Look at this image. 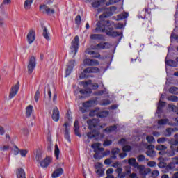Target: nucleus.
<instances>
[{
  "instance_id": "obj_53",
  "label": "nucleus",
  "mask_w": 178,
  "mask_h": 178,
  "mask_svg": "<svg viewBox=\"0 0 178 178\" xmlns=\"http://www.w3.org/2000/svg\"><path fill=\"white\" fill-rule=\"evenodd\" d=\"M152 177H158L159 176V171L157 170H154L152 172Z\"/></svg>"
},
{
  "instance_id": "obj_10",
  "label": "nucleus",
  "mask_w": 178,
  "mask_h": 178,
  "mask_svg": "<svg viewBox=\"0 0 178 178\" xmlns=\"http://www.w3.org/2000/svg\"><path fill=\"white\" fill-rule=\"evenodd\" d=\"M178 115V113H177ZM175 122H177V123L175 124L176 127L174 128H168L164 132V135L165 136V137H170V136H172V133H173V131H178V117L175 118Z\"/></svg>"
},
{
  "instance_id": "obj_17",
  "label": "nucleus",
  "mask_w": 178,
  "mask_h": 178,
  "mask_svg": "<svg viewBox=\"0 0 178 178\" xmlns=\"http://www.w3.org/2000/svg\"><path fill=\"white\" fill-rule=\"evenodd\" d=\"M51 162H52V158L46 157L43 161H40V166L42 168H48Z\"/></svg>"
},
{
  "instance_id": "obj_30",
  "label": "nucleus",
  "mask_w": 178,
  "mask_h": 178,
  "mask_svg": "<svg viewBox=\"0 0 178 178\" xmlns=\"http://www.w3.org/2000/svg\"><path fill=\"white\" fill-rule=\"evenodd\" d=\"M33 106L29 105L26 108V118H30L31 116V114L33 113Z\"/></svg>"
},
{
  "instance_id": "obj_52",
  "label": "nucleus",
  "mask_w": 178,
  "mask_h": 178,
  "mask_svg": "<svg viewBox=\"0 0 178 178\" xmlns=\"http://www.w3.org/2000/svg\"><path fill=\"white\" fill-rule=\"evenodd\" d=\"M122 150L124 152H129V151H131V147L129 145H125L122 147Z\"/></svg>"
},
{
  "instance_id": "obj_4",
  "label": "nucleus",
  "mask_w": 178,
  "mask_h": 178,
  "mask_svg": "<svg viewBox=\"0 0 178 178\" xmlns=\"http://www.w3.org/2000/svg\"><path fill=\"white\" fill-rule=\"evenodd\" d=\"M128 163L133 168H137L140 173V175H143L144 176L148 175V173H151V168L144 169V165H138L137 163V160L135 158H130L128 160Z\"/></svg>"
},
{
  "instance_id": "obj_44",
  "label": "nucleus",
  "mask_w": 178,
  "mask_h": 178,
  "mask_svg": "<svg viewBox=\"0 0 178 178\" xmlns=\"http://www.w3.org/2000/svg\"><path fill=\"white\" fill-rule=\"evenodd\" d=\"M111 104V100L109 99H104L100 102L101 106H106Z\"/></svg>"
},
{
  "instance_id": "obj_48",
  "label": "nucleus",
  "mask_w": 178,
  "mask_h": 178,
  "mask_svg": "<svg viewBox=\"0 0 178 178\" xmlns=\"http://www.w3.org/2000/svg\"><path fill=\"white\" fill-rule=\"evenodd\" d=\"M99 65V62L95 59H90V66H98Z\"/></svg>"
},
{
  "instance_id": "obj_33",
  "label": "nucleus",
  "mask_w": 178,
  "mask_h": 178,
  "mask_svg": "<svg viewBox=\"0 0 178 178\" xmlns=\"http://www.w3.org/2000/svg\"><path fill=\"white\" fill-rule=\"evenodd\" d=\"M59 154H60V151L59 150V146H58V144H56L54 149V155L56 159H59Z\"/></svg>"
},
{
  "instance_id": "obj_26",
  "label": "nucleus",
  "mask_w": 178,
  "mask_h": 178,
  "mask_svg": "<svg viewBox=\"0 0 178 178\" xmlns=\"http://www.w3.org/2000/svg\"><path fill=\"white\" fill-rule=\"evenodd\" d=\"M63 173V169H62V168H58V169L56 170L53 172V174H52V177H53V178L59 177V176H60Z\"/></svg>"
},
{
  "instance_id": "obj_37",
  "label": "nucleus",
  "mask_w": 178,
  "mask_h": 178,
  "mask_svg": "<svg viewBox=\"0 0 178 178\" xmlns=\"http://www.w3.org/2000/svg\"><path fill=\"white\" fill-rule=\"evenodd\" d=\"M91 40H102L104 38V35L101 34H92L90 36Z\"/></svg>"
},
{
  "instance_id": "obj_8",
  "label": "nucleus",
  "mask_w": 178,
  "mask_h": 178,
  "mask_svg": "<svg viewBox=\"0 0 178 178\" xmlns=\"http://www.w3.org/2000/svg\"><path fill=\"white\" fill-rule=\"evenodd\" d=\"M37 65L35 57L31 56L29 59V63H28V72L30 74L33 73L34 69H35V66Z\"/></svg>"
},
{
  "instance_id": "obj_2",
  "label": "nucleus",
  "mask_w": 178,
  "mask_h": 178,
  "mask_svg": "<svg viewBox=\"0 0 178 178\" xmlns=\"http://www.w3.org/2000/svg\"><path fill=\"white\" fill-rule=\"evenodd\" d=\"M110 23L109 20L97 22L96 24L97 27L94 29L93 33H106V35L110 37H119L122 35V33L113 31V28L112 27H108V31L106 30V26H109Z\"/></svg>"
},
{
  "instance_id": "obj_18",
  "label": "nucleus",
  "mask_w": 178,
  "mask_h": 178,
  "mask_svg": "<svg viewBox=\"0 0 178 178\" xmlns=\"http://www.w3.org/2000/svg\"><path fill=\"white\" fill-rule=\"evenodd\" d=\"M69 122H65L63 125V127H65L64 137L65 140L70 143V136L69 135Z\"/></svg>"
},
{
  "instance_id": "obj_35",
  "label": "nucleus",
  "mask_w": 178,
  "mask_h": 178,
  "mask_svg": "<svg viewBox=\"0 0 178 178\" xmlns=\"http://www.w3.org/2000/svg\"><path fill=\"white\" fill-rule=\"evenodd\" d=\"M168 141L169 138L165 137L159 138V139H157V143L160 145L165 144V143H168Z\"/></svg>"
},
{
  "instance_id": "obj_27",
  "label": "nucleus",
  "mask_w": 178,
  "mask_h": 178,
  "mask_svg": "<svg viewBox=\"0 0 178 178\" xmlns=\"http://www.w3.org/2000/svg\"><path fill=\"white\" fill-rule=\"evenodd\" d=\"M106 45H108V43L104 42V43H99L97 45L94 46V49H106Z\"/></svg>"
},
{
  "instance_id": "obj_38",
  "label": "nucleus",
  "mask_w": 178,
  "mask_h": 178,
  "mask_svg": "<svg viewBox=\"0 0 178 178\" xmlns=\"http://www.w3.org/2000/svg\"><path fill=\"white\" fill-rule=\"evenodd\" d=\"M156 151H166V149H168V147L160 144L156 146Z\"/></svg>"
},
{
  "instance_id": "obj_51",
  "label": "nucleus",
  "mask_w": 178,
  "mask_h": 178,
  "mask_svg": "<svg viewBox=\"0 0 178 178\" xmlns=\"http://www.w3.org/2000/svg\"><path fill=\"white\" fill-rule=\"evenodd\" d=\"M83 65L85 66H91V59L86 58V59L83 60Z\"/></svg>"
},
{
  "instance_id": "obj_50",
  "label": "nucleus",
  "mask_w": 178,
  "mask_h": 178,
  "mask_svg": "<svg viewBox=\"0 0 178 178\" xmlns=\"http://www.w3.org/2000/svg\"><path fill=\"white\" fill-rule=\"evenodd\" d=\"M168 101H172V102H177L178 97L177 96H170L168 98Z\"/></svg>"
},
{
  "instance_id": "obj_59",
  "label": "nucleus",
  "mask_w": 178,
  "mask_h": 178,
  "mask_svg": "<svg viewBox=\"0 0 178 178\" xmlns=\"http://www.w3.org/2000/svg\"><path fill=\"white\" fill-rule=\"evenodd\" d=\"M19 153H20V149L17 146L14 147V155H19Z\"/></svg>"
},
{
  "instance_id": "obj_12",
  "label": "nucleus",
  "mask_w": 178,
  "mask_h": 178,
  "mask_svg": "<svg viewBox=\"0 0 178 178\" xmlns=\"http://www.w3.org/2000/svg\"><path fill=\"white\" fill-rule=\"evenodd\" d=\"M114 10H116V7L115 6L111 7V8H106L103 14L99 16V18L102 19V17H109L110 16H112L113 15L112 12H114Z\"/></svg>"
},
{
  "instance_id": "obj_34",
  "label": "nucleus",
  "mask_w": 178,
  "mask_h": 178,
  "mask_svg": "<svg viewBox=\"0 0 178 178\" xmlns=\"http://www.w3.org/2000/svg\"><path fill=\"white\" fill-rule=\"evenodd\" d=\"M120 152V149L119 148H114L111 151V154L113 156L111 157L113 159H116V155H118Z\"/></svg>"
},
{
  "instance_id": "obj_46",
  "label": "nucleus",
  "mask_w": 178,
  "mask_h": 178,
  "mask_svg": "<svg viewBox=\"0 0 178 178\" xmlns=\"http://www.w3.org/2000/svg\"><path fill=\"white\" fill-rule=\"evenodd\" d=\"M168 108L170 109V111H172V112H177L178 111V107L175 105L169 104Z\"/></svg>"
},
{
  "instance_id": "obj_25",
  "label": "nucleus",
  "mask_w": 178,
  "mask_h": 178,
  "mask_svg": "<svg viewBox=\"0 0 178 178\" xmlns=\"http://www.w3.org/2000/svg\"><path fill=\"white\" fill-rule=\"evenodd\" d=\"M42 35H43L44 38H45V40H47V41H51V38L49 37L50 34H49V32L48 31V29H47V27H44L43 29Z\"/></svg>"
},
{
  "instance_id": "obj_7",
  "label": "nucleus",
  "mask_w": 178,
  "mask_h": 178,
  "mask_svg": "<svg viewBox=\"0 0 178 178\" xmlns=\"http://www.w3.org/2000/svg\"><path fill=\"white\" fill-rule=\"evenodd\" d=\"M168 143L171 145V152L168 154V156H175L176 155V147L178 146V140H169Z\"/></svg>"
},
{
  "instance_id": "obj_56",
  "label": "nucleus",
  "mask_w": 178,
  "mask_h": 178,
  "mask_svg": "<svg viewBox=\"0 0 178 178\" xmlns=\"http://www.w3.org/2000/svg\"><path fill=\"white\" fill-rule=\"evenodd\" d=\"M102 166H104V165H102V163H96L95 164V169H97V170L102 169Z\"/></svg>"
},
{
  "instance_id": "obj_24",
  "label": "nucleus",
  "mask_w": 178,
  "mask_h": 178,
  "mask_svg": "<svg viewBox=\"0 0 178 178\" xmlns=\"http://www.w3.org/2000/svg\"><path fill=\"white\" fill-rule=\"evenodd\" d=\"M34 0H25L24 3V8L26 9V10H29V9H31V5H33V2Z\"/></svg>"
},
{
  "instance_id": "obj_61",
  "label": "nucleus",
  "mask_w": 178,
  "mask_h": 178,
  "mask_svg": "<svg viewBox=\"0 0 178 178\" xmlns=\"http://www.w3.org/2000/svg\"><path fill=\"white\" fill-rule=\"evenodd\" d=\"M99 5H100V3L98 1L92 3V8H98L99 6Z\"/></svg>"
},
{
  "instance_id": "obj_6",
  "label": "nucleus",
  "mask_w": 178,
  "mask_h": 178,
  "mask_svg": "<svg viewBox=\"0 0 178 178\" xmlns=\"http://www.w3.org/2000/svg\"><path fill=\"white\" fill-rule=\"evenodd\" d=\"M80 39L78 35L75 36L72 42H71V52L74 53V56H76V54H77L79 51V42Z\"/></svg>"
},
{
  "instance_id": "obj_43",
  "label": "nucleus",
  "mask_w": 178,
  "mask_h": 178,
  "mask_svg": "<svg viewBox=\"0 0 178 178\" xmlns=\"http://www.w3.org/2000/svg\"><path fill=\"white\" fill-rule=\"evenodd\" d=\"M106 94H108V90H106V88H104L103 90H99L98 92H96L95 93V95H104Z\"/></svg>"
},
{
  "instance_id": "obj_14",
  "label": "nucleus",
  "mask_w": 178,
  "mask_h": 178,
  "mask_svg": "<svg viewBox=\"0 0 178 178\" xmlns=\"http://www.w3.org/2000/svg\"><path fill=\"white\" fill-rule=\"evenodd\" d=\"M51 118L54 122H59V118H60V115L58 107L54 108Z\"/></svg>"
},
{
  "instance_id": "obj_60",
  "label": "nucleus",
  "mask_w": 178,
  "mask_h": 178,
  "mask_svg": "<svg viewBox=\"0 0 178 178\" xmlns=\"http://www.w3.org/2000/svg\"><path fill=\"white\" fill-rule=\"evenodd\" d=\"M11 2H12V0H3L1 6L3 5H10Z\"/></svg>"
},
{
  "instance_id": "obj_1",
  "label": "nucleus",
  "mask_w": 178,
  "mask_h": 178,
  "mask_svg": "<svg viewBox=\"0 0 178 178\" xmlns=\"http://www.w3.org/2000/svg\"><path fill=\"white\" fill-rule=\"evenodd\" d=\"M88 124V129L92 130L90 132H88L87 137L88 138H95V140H102L105 135L104 134H99V129L104 128V126L99 125V120L98 119H92L88 120L87 121Z\"/></svg>"
},
{
  "instance_id": "obj_5",
  "label": "nucleus",
  "mask_w": 178,
  "mask_h": 178,
  "mask_svg": "<svg viewBox=\"0 0 178 178\" xmlns=\"http://www.w3.org/2000/svg\"><path fill=\"white\" fill-rule=\"evenodd\" d=\"M90 73H99V68L97 67H88L81 73L80 79H87L90 77Z\"/></svg>"
},
{
  "instance_id": "obj_62",
  "label": "nucleus",
  "mask_w": 178,
  "mask_h": 178,
  "mask_svg": "<svg viewBox=\"0 0 178 178\" xmlns=\"http://www.w3.org/2000/svg\"><path fill=\"white\" fill-rule=\"evenodd\" d=\"M171 38H173L174 40H175L177 41V42H178V35H176L175 33H172L171 34Z\"/></svg>"
},
{
  "instance_id": "obj_28",
  "label": "nucleus",
  "mask_w": 178,
  "mask_h": 178,
  "mask_svg": "<svg viewBox=\"0 0 178 178\" xmlns=\"http://www.w3.org/2000/svg\"><path fill=\"white\" fill-rule=\"evenodd\" d=\"M147 14L149 15V11H148V8H145V10H143L138 15L139 19H145Z\"/></svg>"
},
{
  "instance_id": "obj_40",
  "label": "nucleus",
  "mask_w": 178,
  "mask_h": 178,
  "mask_svg": "<svg viewBox=\"0 0 178 178\" xmlns=\"http://www.w3.org/2000/svg\"><path fill=\"white\" fill-rule=\"evenodd\" d=\"M116 129H118L116 125H113V126H111L110 127L106 128L104 129V131L106 133H111V131H115V130H116Z\"/></svg>"
},
{
  "instance_id": "obj_29",
  "label": "nucleus",
  "mask_w": 178,
  "mask_h": 178,
  "mask_svg": "<svg viewBox=\"0 0 178 178\" xmlns=\"http://www.w3.org/2000/svg\"><path fill=\"white\" fill-rule=\"evenodd\" d=\"M165 103L164 102L162 101H159V104L157 106V111H156V113L159 114L162 113V108H163V106H165Z\"/></svg>"
},
{
  "instance_id": "obj_45",
  "label": "nucleus",
  "mask_w": 178,
  "mask_h": 178,
  "mask_svg": "<svg viewBox=\"0 0 178 178\" xmlns=\"http://www.w3.org/2000/svg\"><path fill=\"white\" fill-rule=\"evenodd\" d=\"M146 140L147 143H155V138L152 136H147L146 137Z\"/></svg>"
},
{
  "instance_id": "obj_42",
  "label": "nucleus",
  "mask_w": 178,
  "mask_h": 178,
  "mask_svg": "<svg viewBox=\"0 0 178 178\" xmlns=\"http://www.w3.org/2000/svg\"><path fill=\"white\" fill-rule=\"evenodd\" d=\"M41 159H42V154H41V153L40 152H37L36 155L35 156V161H36V162H41Z\"/></svg>"
},
{
  "instance_id": "obj_32",
  "label": "nucleus",
  "mask_w": 178,
  "mask_h": 178,
  "mask_svg": "<svg viewBox=\"0 0 178 178\" xmlns=\"http://www.w3.org/2000/svg\"><path fill=\"white\" fill-rule=\"evenodd\" d=\"M158 124L159 126H165V124H169V119L168 118L161 119L158 121Z\"/></svg>"
},
{
  "instance_id": "obj_21",
  "label": "nucleus",
  "mask_w": 178,
  "mask_h": 178,
  "mask_svg": "<svg viewBox=\"0 0 178 178\" xmlns=\"http://www.w3.org/2000/svg\"><path fill=\"white\" fill-rule=\"evenodd\" d=\"M95 104H97V98L95 100H89L83 103V106H84V108H91V106H94Z\"/></svg>"
},
{
  "instance_id": "obj_20",
  "label": "nucleus",
  "mask_w": 178,
  "mask_h": 178,
  "mask_svg": "<svg viewBox=\"0 0 178 178\" xmlns=\"http://www.w3.org/2000/svg\"><path fill=\"white\" fill-rule=\"evenodd\" d=\"M74 131L78 137H81L80 134V126L79 125V121H75L74 124Z\"/></svg>"
},
{
  "instance_id": "obj_57",
  "label": "nucleus",
  "mask_w": 178,
  "mask_h": 178,
  "mask_svg": "<svg viewBox=\"0 0 178 178\" xmlns=\"http://www.w3.org/2000/svg\"><path fill=\"white\" fill-rule=\"evenodd\" d=\"M147 165L149 166V168H155V166H156V162H155V161H149L147 163Z\"/></svg>"
},
{
  "instance_id": "obj_54",
  "label": "nucleus",
  "mask_w": 178,
  "mask_h": 178,
  "mask_svg": "<svg viewBox=\"0 0 178 178\" xmlns=\"http://www.w3.org/2000/svg\"><path fill=\"white\" fill-rule=\"evenodd\" d=\"M137 159L138 162H143L145 161V156L143 154H140L137 157Z\"/></svg>"
},
{
  "instance_id": "obj_11",
  "label": "nucleus",
  "mask_w": 178,
  "mask_h": 178,
  "mask_svg": "<svg viewBox=\"0 0 178 178\" xmlns=\"http://www.w3.org/2000/svg\"><path fill=\"white\" fill-rule=\"evenodd\" d=\"M155 146L154 145H150L147 146V151L146 152V155L154 159L156 156V152L154 150Z\"/></svg>"
},
{
  "instance_id": "obj_19",
  "label": "nucleus",
  "mask_w": 178,
  "mask_h": 178,
  "mask_svg": "<svg viewBox=\"0 0 178 178\" xmlns=\"http://www.w3.org/2000/svg\"><path fill=\"white\" fill-rule=\"evenodd\" d=\"M129 17V13L124 12L120 15H118L117 17H113V20H124V19H127Z\"/></svg>"
},
{
  "instance_id": "obj_23",
  "label": "nucleus",
  "mask_w": 178,
  "mask_h": 178,
  "mask_svg": "<svg viewBox=\"0 0 178 178\" xmlns=\"http://www.w3.org/2000/svg\"><path fill=\"white\" fill-rule=\"evenodd\" d=\"M17 178H26V172L23 168H18L17 170Z\"/></svg>"
},
{
  "instance_id": "obj_63",
  "label": "nucleus",
  "mask_w": 178,
  "mask_h": 178,
  "mask_svg": "<svg viewBox=\"0 0 178 178\" xmlns=\"http://www.w3.org/2000/svg\"><path fill=\"white\" fill-rule=\"evenodd\" d=\"M1 151H8L9 149V146H1Z\"/></svg>"
},
{
  "instance_id": "obj_41",
  "label": "nucleus",
  "mask_w": 178,
  "mask_h": 178,
  "mask_svg": "<svg viewBox=\"0 0 178 178\" xmlns=\"http://www.w3.org/2000/svg\"><path fill=\"white\" fill-rule=\"evenodd\" d=\"M169 92H170V94L177 95L178 94V88L175 87V86L170 88Z\"/></svg>"
},
{
  "instance_id": "obj_64",
  "label": "nucleus",
  "mask_w": 178,
  "mask_h": 178,
  "mask_svg": "<svg viewBox=\"0 0 178 178\" xmlns=\"http://www.w3.org/2000/svg\"><path fill=\"white\" fill-rule=\"evenodd\" d=\"M118 178H124L126 177V172H121L120 175H118Z\"/></svg>"
},
{
  "instance_id": "obj_3",
  "label": "nucleus",
  "mask_w": 178,
  "mask_h": 178,
  "mask_svg": "<svg viewBox=\"0 0 178 178\" xmlns=\"http://www.w3.org/2000/svg\"><path fill=\"white\" fill-rule=\"evenodd\" d=\"M177 165H178V157H174L168 165L163 161H160L158 163V167L163 169L161 170L162 173H169L170 170H178L176 167Z\"/></svg>"
},
{
  "instance_id": "obj_13",
  "label": "nucleus",
  "mask_w": 178,
  "mask_h": 178,
  "mask_svg": "<svg viewBox=\"0 0 178 178\" xmlns=\"http://www.w3.org/2000/svg\"><path fill=\"white\" fill-rule=\"evenodd\" d=\"M29 44H33L35 41V31L31 29L26 36Z\"/></svg>"
},
{
  "instance_id": "obj_39",
  "label": "nucleus",
  "mask_w": 178,
  "mask_h": 178,
  "mask_svg": "<svg viewBox=\"0 0 178 178\" xmlns=\"http://www.w3.org/2000/svg\"><path fill=\"white\" fill-rule=\"evenodd\" d=\"M101 147V143H95L91 145V147L94 149L95 152H98V149Z\"/></svg>"
},
{
  "instance_id": "obj_49",
  "label": "nucleus",
  "mask_w": 178,
  "mask_h": 178,
  "mask_svg": "<svg viewBox=\"0 0 178 178\" xmlns=\"http://www.w3.org/2000/svg\"><path fill=\"white\" fill-rule=\"evenodd\" d=\"M29 151L26 149L19 150V154L22 158H26V156L27 155Z\"/></svg>"
},
{
  "instance_id": "obj_55",
  "label": "nucleus",
  "mask_w": 178,
  "mask_h": 178,
  "mask_svg": "<svg viewBox=\"0 0 178 178\" xmlns=\"http://www.w3.org/2000/svg\"><path fill=\"white\" fill-rule=\"evenodd\" d=\"M76 24H80L81 23V17L80 15H77L75 18Z\"/></svg>"
},
{
  "instance_id": "obj_22",
  "label": "nucleus",
  "mask_w": 178,
  "mask_h": 178,
  "mask_svg": "<svg viewBox=\"0 0 178 178\" xmlns=\"http://www.w3.org/2000/svg\"><path fill=\"white\" fill-rule=\"evenodd\" d=\"M86 54H88V55H92V58H100L101 55L94 51H92L90 49H88L86 51Z\"/></svg>"
},
{
  "instance_id": "obj_47",
  "label": "nucleus",
  "mask_w": 178,
  "mask_h": 178,
  "mask_svg": "<svg viewBox=\"0 0 178 178\" xmlns=\"http://www.w3.org/2000/svg\"><path fill=\"white\" fill-rule=\"evenodd\" d=\"M40 95H41V93L40 92V90H38L34 97L35 102H38V99H40Z\"/></svg>"
},
{
  "instance_id": "obj_16",
  "label": "nucleus",
  "mask_w": 178,
  "mask_h": 178,
  "mask_svg": "<svg viewBox=\"0 0 178 178\" xmlns=\"http://www.w3.org/2000/svg\"><path fill=\"white\" fill-rule=\"evenodd\" d=\"M40 10L42 13H47V15H54L55 13V10L49 8L47 6H40Z\"/></svg>"
},
{
  "instance_id": "obj_36",
  "label": "nucleus",
  "mask_w": 178,
  "mask_h": 178,
  "mask_svg": "<svg viewBox=\"0 0 178 178\" xmlns=\"http://www.w3.org/2000/svg\"><path fill=\"white\" fill-rule=\"evenodd\" d=\"M109 115V111H103L97 113V116L99 118H106Z\"/></svg>"
},
{
  "instance_id": "obj_31",
  "label": "nucleus",
  "mask_w": 178,
  "mask_h": 178,
  "mask_svg": "<svg viewBox=\"0 0 178 178\" xmlns=\"http://www.w3.org/2000/svg\"><path fill=\"white\" fill-rule=\"evenodd\" d=\"M165 65L171 66L172 67H177V62L173 60H165Z\"/></svg>"
},
{
  "instance_id": "obj_9",
  "label": "nucleus",
  "mask_w": 178,
  "mask_h": 178,
  "mask_svg": "<svg viewBox=\"0 0 178 178\" xmlns=\"http://www.w3.org/2000/svg\"><path fill=\"white\" fill-rule=\"evenodd\" d=\"M19 88H20V84L19 82H17L16 85L11 88L9 95L10 99H12V98H15V97H16V95L17 92H19Z\"/></svg>"
},
{
  "instance_id": "obj_15",
  "label": "nucleus",
  "mask_w": 178,
  "mask_h": 178,
  "mask_svg": "<svg viewBox=\"0 0 178 178\" xmlns=\"http://www.w3.org/2000/svg\"><path fill=\"white\" fill-rule=\"evenodd\" d=\"M74 63H76L74 60H71L68 63L67 67L66 69V77H67V76H70V73H72V70H73V67H74Z\"/></svg>"
},
{
  "instance_id": "obj_58",
  "label": "nucleus",
  "mask_w": 178,
  "mask_h": 178,
  "mask_svg": "<svg viewBox=\"0 0 178 178\" xmlns=\"http://www.w3.org/2000/svg\"><path fill=\"white\" fill-rule=\"evenodd\" d=\"M112 144V140H105L103 143L104 147H109Z\"/></svg>"
}]
</instances>
